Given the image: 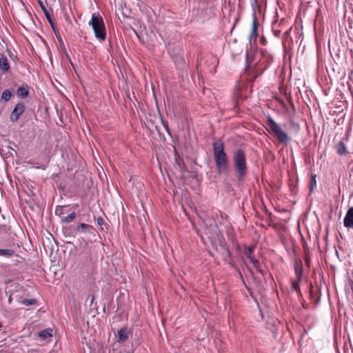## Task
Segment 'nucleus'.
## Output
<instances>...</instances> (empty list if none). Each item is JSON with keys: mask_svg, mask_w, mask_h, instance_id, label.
<instances>
[{"mask_svg": "<svg viewBox=\"0 0 353 353\" xmlns=\"http://www.w3.org/2000/svg\"><path fill=\"white\" fill-rule=\"evenodd\" d=\"M210 231L206 232L208 238L209 239L212 247L221 253L223 259L227 261V259L232 257V254L227 246L223 234L218 230L216 225L210 224Z\"/></svg>", "mask_w": 353, "mask_h": 353, "instance_id": "obj_1", "label": "nucleus"}, {"mask_svg": "<svg viewBox=\"0 0 353 353\" xmlns=\"http://www.w3.org/2000/svg\"><path fill=\"white\" fill-rule=\"evenodd\" d=\"M212 146L216 172L218 174H225L228 171L230 165L224 143L219 141L214 142Z\"/></svg>", "mask_w": 353, "mask_h": 353, "instance_id": "obj_2", "label": "nucleus"}, {"mask_svg": "<svg viewBox=\"0 0 353 353\" xmlns=\"http://www.w3.org/2000/svg\"><path fill=\"white\" fill-rule=\"evenodd\" d=\"M232 163L237 180L239 181H243L248 173V167L246 162V154L242 148H237L233 152Z\"/></svg>", "mask_w": 353, "mask_h": 353, "instance_id": "obj_3", "label": "nucleus"}, {"mask_svg": "<svg viewBox=\"0 0 353 353\" xmlns=\"http://www.w3.org/2000/svg\"><path fill=\"white\" fill-rule=\"evenodd\" d=\"M265 123L268 132L272 134L279 142L286 144L291 141L290 136L281 129V126L270 116L267 117Z\"/></svg>", "mask_w": 353, "mask_h": 353, "instance_id": "obj_4", "label": "nucleus"}, {"mask_svg": "<svg viewBox=\"0 0 353 353\" xmlns=\"http://www.w3.org/2000/svg\"><path fill=\"white\" fill-rule=\"evenodd\" d=\"M89 25L92 26L95 37L99 41L106 39V29L102 17L99 13L92 15Z\"/></svg>", "mask_w": 353, "mask_h": 353, "instance_id": "obj_5", "label": "nucleus"}, {"mask_svg": "<svg viewBox=\"0 0 353 353\" xmlns=\"http://www.w3.org/2000/svg\"><path fill=\"white\" fill-rule=\"evenodd\" d=\"M274 57L272 54L266 50H261V58L256 63V68H259V72L254 76L256 78L260 75L269 65L272 63Z\"/></svg>", "mask_w": 353, "mask_h": 353, "instance_id": "obj_6", "label": "nucleus"}, {"mask_svg": "<svg viewBox=\"0 0 353 353\" xmlns=\"http://www.w3.org/2000/svg\"><path fill=\"white\" fill-rule=\"evenodd\" d=\"M25 108H26V107H25V105L23 104V103H22V102L18 103L15 105L12 112H11V114L10 117V121L12 122L17 121L19 118L20 117V116L24 112Z\"/></svg>", "mask_w": 353, "mask_h": 353, "instance_id": "obj_7", "label": "nucleus"}, {"mask_svg": "<svg viewBox=\"0 0 353 353\" xmlns=\"http://www.w3.org/2000/svg\"><path fill=\"white\" fill-rule=\"evenodd\" d=\"M253 55L252 52H246V70L250 73V74H253L254 77L258 73L257 71L259 70V68H252V62H253Z\"/></svg>", "mask_w": 353, "mask_h": 353, "instance_id": "obj_8", "label": "nucleus"}, {"mask_svg": "<svg viewBox=\"0 0 353 353\" xmlns=\"http://www.w3.org/2000/svg\"><path fill=\"white\" fill-rule=\"evenodd\" d=\"M344 226L347 228H353V207L349 208L343 220Z\"/></svg>", "mask_w": 353, "mask_h": 353, "instance_id": "obj_9", "label": "nucleus"}, {"mask_svg": "<svg viewBox=\"0 0 353 353\" xmlns=\"http://www.w3.org/2000/svg\"><path fill=\"white\" fill-rule=\"evenodd\" d=\"M38 3H39V5L41 9L42 10L43 12L44 13L48 21L50 24L52 28L53 29L54 31H55L54 24L53 23L52 17L50 12L47 10L44 3L41 0H39Z\"/></svg>", "mask_w": 353, "mask_h": 353, "instance_id": "obj_10", "label": "nucleus"}, {"mask_svg": "<svg viewBox=\"0 0 353 353\" xmlns=\"http://www.w3.org/2000/svg\"><path fill=\"white\" fill-rule=\"evenodd\" d=\"M174 61L177 68L184 70L187 67L186 61L183 54H178L174 57Z\"/></svg>", "mask_w": 353, "mask_h": 353, "instance_id": "obj_11", "label": "nucleus"}, {"mask_svg": "<svg viewBox=\"0 0 353 353\" xmlns=\"http://www.w3.org/2000/svg\"><path fill=\"white\" fill-rule=\"evenodd\" d=\"M257 26H258L257 20H256L255 14H254V17H253L252 23V30L249 35V41L250 43L252 42V40L253 39H256L258 36Z\"/></svg>", "mask_w": 353, "mask_h": 353, "instance_id": "obj_12", "label": "nucleus"}, {"mask_svg": "<svg viewBox=\"0 0 353 353\" xmlns=\"http://www.w3.org/2000/svg\"><path fill=\"white\" fill-rule=\"evenodd\" d=\"M294 271L296 279L301 280L303 275V265L302 261L300 259H297L295 261Z\"/></svg>", "mask_w": 353, "mask_h": 353, "instance_id": "obj_13", "label": "nucleus"}, {"mask_svg": "<svg viewBox=\"0 0 353 353\" xmlns=\"http://www.w3.org/2000/svg\"><path fill=\"white\" fill-rule=\"evenodd\" d=\"M29 94V86L27 84L23 85L19 87L17 91V95L18 97L23 99Z\"/></svg>", "mask_w": 353, "mask_h": 353, "instance_id": "obj_14", "label": "nucleus"}, {"mask_svg": "<svg viewBox=\"0 0 353 353\" xmlns=\"http://www.w3.org/2000/svg\"><path fill=\"white\" fill-rule=\"evenodd\" d=\"M0 69L3 72H6L10 70V63L4 54H1L0 57Z\"/></svg>", "mask_w": 353, "mask_h": 353, "instance_id": "obj_15", "label": "nucleus"}, {"mask_svg": "<svg viewBox=\"0 0 353 353\" xmlns=\"http://www.w3.org/2000/svg\"><path fill=\"white\" fill-rule=\"evenodd\" d=\"M254 246L244 248L243 254L246 256V257L250 261V262L253 261L256 259L254 255Z\"/></svg>", "mask_w": 353, "mask_h": 353, "instance_id": "obj_16", "label": "nucleus"}, {"mask_svg": "<svg viewBox=\"0 0 353 353\" xmlns=\"http://www.w3.org/2000/svg\"><path fill=\"white\" fill-rule=\"evenodd\" d=\"M117 336L118 341L119 342H124L125 341H126L128 338V332L127 327H123L120 330H119Z\"/></svg>", "mask_w": 353, "mask_h": 353, "instance_id": "obj_17", "label": "nucleus"}, {"mask_svg": "<svg viewBox=\"0 0 353 353\" xmlns=\"http://www.w3.org/2000/svg\"><path fill=\"white\" fill-rule=\"evenodd\" d=\"M92 229V225L83 223H79L77 227V231L79 233L91 232L90 230Z\"/></svg>", "mask_w": 353, "mask_h": 353, "instance_id": "obj_18", "label": "nucleus"}, {"mask_svg": "<svg viewBox=\"0 0 353 353\" xmlns=\"http://www.w3.org/2000/svg\"><path fill=\"white\" fill-rule=\"evenodd\" d=\"M53 330L50 328L45 329L39 332L38 336L41 337L42 339L46 340L51 336H52Z\"/></svg>", "mask_w": 353, "mask_h": 353, "instance_id": "obj_19", "label": "nucleus"}, {"mask_svg": "<svg viewBox=\"0 0 353 353\" xmlns=\"http://www.w3.org/2000/svg\"><path fill=\"white\" fill-rule=\"evenodd\" d=\"M77 217V214L74 212H71L68 216L61 217V222L62 223H68L72 222Z\"/></svg>", "mask_w": 353, "mask_h": 353, "instance_id": "obj_20", "label": "nucleus"}, {"mask_svg": "<svg viewBox=\"0 0 353 353\" xmlns=\"http://www.w3.org/2000/svg\"><path fill=\"white\" fill-rule=\"evenodd\" d=\"M337 153L339 155H345L347 153L346 146L343 141H341L337 145Z\"/></svg>", "mask_w": 353, "mask_h": 353, "instance_id": "obj_21", "label": "nucleus"}, {"mask_svg": "<svg viewBox=\"0 0 353 353\" xmlns=\"http://www.w3.org/2000/svg\"><path fill=\"white\" fill-rule=\"evenodd\" d=\"M14 254V251L11 249H1L0 256H12Z\"/></svg>", "mask_w": 353, "mask_h": 353, "instance_id": "obj_22", "label": "nucleus"}, {"mask_svg": "<svg viewBox=\"0 0 353 353\" xmlns=\"http://www.w3.org/2000/svg\"><path fill=\"white\" fill-rule=\"evenodd\" d=\"M301 280H299L296 279V281H292V288L294 290H295L299 294H301V289H300V282Z\"/></svg>", "mask_w": 353, "mask_h": 353, "instance_id": "obj_23", "label": "nucleus"}, {"mask_svg": "<svg viewBox=\"0 0 353 353\" xmlns=\"http://www.w3.org/2000/svg\"><path fill=\"white\" fill-rule=\"evenodd\" d=\"M66 206H58L55 210V214L59 216L61 219L65 213Z\"/></svg>", "mask_w": 353, "mask_h": 353, "instance_id": "obj_24", "label": "nucleus"}, {"mask_svg": "<svg viewBox=\"0 0 353 353\" xmlns=\"http://www.w3.org/2000/svg\"><path fill=\"white\" fill-rule=\"evenodd\" d=\"M12 95V92L10 90H5L1 94V99L6 101H8Z\"/></svg>", "mask_w": 353, "mask_h": 353, "instance_id": "obj_25", "label": "nucleus"}, {"mask_svg": "<svg viewBox=\"0 0 353 353\" xmlns=\"http://www.w3.org/2000/svg\"><path fill=\"white\" fill-rule=\"evenodd\" d=\"M37 302V300L35 299H24L21 301V304L29 306L34 305Z\"/></svg>", "mask_w": 353, "mask_h": 353, "instance_id": "obj_26", "label": "nucleus"}, {"mask_svg": "<svg viewBox=\"0 0 353 353\" xmlns=\"http://www.w3.org/2000/svg\"><path fill=\"white\" fill-rule=\"evenodd\" d=\"M253 264L254 268L256 269V270L261 273V274H263V270L261 268L260 263L258 260L255 259L253 261L251 262Z\"/></svg>", "mask_w": 353, "mask_h": 353, "instance_id": "obj_27", "label": "nucleus"}, {"mask_svg": "<svg viewBox=\"0 0 353 353\" xmlns=\"http://www.w3.org/2000/svg\"><path fill=\"white\" fill-rule=\"evenodd\" d=\"M316 175H312L311 181H310V191H312V190L316 186Z\"/></svg>", "mask_w": 353, "mask_h": 353, "instance_id": "obj_28", "label": "nucleus"}, {"mask_svg": "<svg viewBox=\"0 0 353 353\" xmlns=\"http://www.w3.org/2000/svg\"><path fill=\"white\" fill-rule=\"evenodd\" d=\"M276 25V22L275 21V22H274L273 26H272V32L275 37H279L280 36L281 31L279 30L276 29V28L274 27Z\"/></svg>", "mask_w": 353, "mask_h": 353, "instance_id": "obj_29", "label": "nucleus"}, {"mask_svg": "<svg viewBox=\"0 0 353 353\" xmlns=\"http://www.w3.org/2000/svg\"><path fill=\"white\" fill-rule=\"evenodd\" d=\"M304 261H305V265L307 268H310V257H309V256L307 254H305V256L304 257Z\"/></svg>", "mask_w": 353, "mask_h": 353, "instance_id": "obj_30", "label": "nucleus"}, {"mask_svg": "<svg viewBox=\"0 0 353 353\" xmlns=\"http://www.w3.org/2000/svg\"><path fill=\"white\" fill-rule=\"evenodd\" d=\"M97 225L101 226L104 223V219L101 216L96 218Z\"/></svg>", "mask_w": 353, "mask_h": 353, "instance_id": "obj_31", "label": "nucleus"}, {"mask_svg": "<svg viewBox=\"0 0 353 353\" xmlns=\"http://www.w3.org/2000/svg\"><path fill=\"white\" fill-rule=\"evenodd\" d=\"M8 301H9L10 303L12 302L11 297L9 298Z\"/></svg>", "mask_w": 353, "mask_h": 353, "instance_id": "obj_32", "label": "nucleus"}, {"mask_svg": "<svg viewBox=\"0 0 353 353\" xmlns=\"http://www.w3.org/2000/svg\"><path fill=\"white\" fill-rule=\"evenodd\" d=\"M2 327V323L0 322V328Z\"/></svg>", "mask_w": 353, "mask_h": 353, "instance_id": "obj_33", "label": "nucleus"}]
</instances>
